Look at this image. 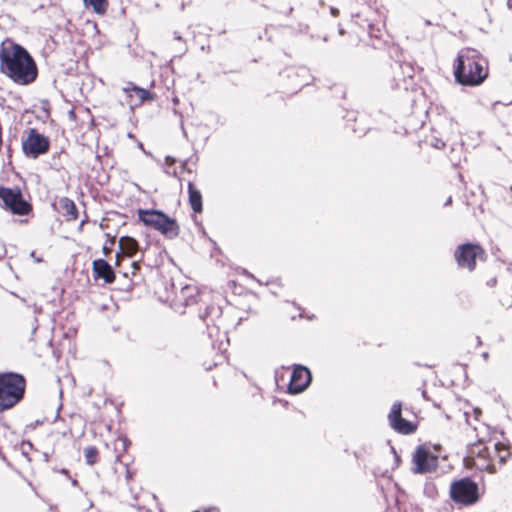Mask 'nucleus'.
<instances>
[{
    "label": "nucleus",
    "mask_w": 512,
    "mask_h": 512,
    "mask_svg": "<svg viewBox=\"0 0 512 512\" xmlns=\"http://www.w3.org/2000/svg\"><path fill=\"white\" fill-rule=\"evenodd\" d=\"M0 69L19 85H29L37 78V66L22 46L4 41L0 46Z\"/></svg>",
    "instance_id": "obj_1"
},
{
    "label": "nucleus",
    "mask_w": 512,
    "mask_h": 512,
    "mask_svg": "<svg viewBox=\"0 0 512 512\" xmlns=\"http://www.w3.org/2000/svg\"><path fill=\"white\" fill-rule=\"evenodd\" d=\"M457 62L454 75L457 82L462 85H479L488 76L487 61L474 49H462L458 54Z\"/></svg>",
    "instance_id": "obj_2"
},
{
    "label": "nucleus",
    "mask_w": 512,
    "mask_h": 512,
    "mask_svg": "<svg viewBox=\"0 0 512 512\" xmlns=\"http://www.w3.org/2000/svg\"><path fill=\"white\" fill-rule=\"evenodd\" d=\"M25 379L15 373L0 374V412L13 408L23 398Z\"/></svg>",
    "instance_id": "obj_3"
},
{
    "label": "nucleus",
    "mask_w": 512,
    "mask_h": 512,
    "mask_svg": "<svg viewBox=\"0 0 512 512\" xmlns=\"http://www.w3.org/2000/svg\"><path fill=\"white\" fill-rule=\"evenodd\" d=\"M139 219L146 225L160 231L167 237H176L179 226L174 219L157 210H138Z\"/></svg>",
    "instance_id": "obj_4"
},
{
    "label": "nucleus",
    "mask_w": 512,
    "mask_h": 512,
    "mask_svg": "<svg viewBox=\"0 0 512 512\" xmlns=\"http://www.w3.org/2000/svg\"><path fill=\"white\" fill-rule=\"evenodd\" d=\"M450 496L457 503L474 504L479 498L478 486L469 478H463L451 484Z\"/></svg>",
    "instance_id": "obj_5"
},
{
    "label": "nucleus",
    "mask_w": 512,
    "mask_h": 512,
    "mask_svg": "<svg viewBox=\"0 0 512 512\" xmlns=\"http://www.w3.org/2000/svg\"><path fill=\"white\" fill-rule=\"evenodd\" d=\"M484 250L476 244H463L455 251V258L458 265L472 271L477 260H484Z\"/></svg>",
    "instance_id": "obj_6"
},
{
    "label": "nucleus",
    "mask_w": 512,
    "mask_h": 512,
    "mask_svg": "<svg viewBox=\"0 0 512 512\" xmlns=\"http://www.w3.org/2000/svg\"><path fill=\"white\" fill-rule=\"evenodd\" d=\"M0 199L4 206L14 214L25 215L30 210V205L22 199L19 190L0 188Z\"/></svg>",
    "instance_id": "obj_7"
},
{
    "label": "nucleus",
    "mask_w": 512,
    "mask_h": 512,
    "mask_svg": "<svg viewBox=\"0 0 512 512\" xmlns=\"http://www.w3.org/2000/svg\"><path fill=\"white\" fill-rule=\"evenodd\" d=\"M412 462L414 464L413 472L416 474H424L436 469L438 458L428 449L421 446L413 454Z\"/></svg>",
    "instance_id": "obj_8"
},
{
    "label": "nucleus",
    "mask_w": 512,
    "mask_h": 512,
    "mask_svg": "<svg viewBox=\"0 0 512 512\" xmlns=\"http://www.w3.org/2000/svg\"><path fill=\"white\" fill-rule=\"evenodd\" d=\"M22 147L26 155L37 158L48 151L49 141L35 129H31L28 137L23 141Z\"/></svg>",
    "instance_id": "obj_9"
},
{
    "label": "nucleus",
    "mask_w": 512,
    "mask_h": 512,
    "mask_svg": "<svg viewBox=\"0 0 512 512\" xmlns=\"http://www.w3.org/2000/svg\"><path fill=\"white\" fill-rule=\"evenodd\" d=\"M388 419L391 427L397 432L409 434L415 430V427L411 422L402 418L400 402H395L392 405L390 413L388 415Z\"/></svg>",
    "instance_id": "obj_10"
},
{
    "label": "nucleus",
    "mask_w": 512,
    "mask_h": 512,
    "mask_svg": "<svg viewBox=\"0 0 512 512\" xmlns=\"http://www.w3.org/2000/svg\"><path fill=\"white\" fill-rule=\"evenodd\" d=\"M310 381V371L303 366H296L292 372L288 386L289 392L293 394L302 392L309 385Z\"/></svg>",
    "instance_id": "obj_11"
},
{
    "label": "nucleus",
    "mask_w": 512,
    "mask_h": 512,
    "mask_svg": "<svg viewBox=\"0 0 512 512\" xmlns=\"http://www.w3.org/2000/svg\"><path fill=\"white\" fill-rule=\"evenodd\" d=\"M92 271L96 279H103L110 284L115 281V274L111 265L104 259L94 260L92 263Z\"/></svg>",
    "instance_id": "obj_12"
},
{
    "label": "nucleus",
    "mask_w": 512,
    "mask_h": 512,
    "mask_svg": "<svg viewBox=\"0 0 512 512\" xmlns=\"http://www.w3.org/2000/svg\"><path fill=\"white\" fill-rule=\"evenodd\" d=\"M491 452L486 446H478L477 458L475 460V465L479 469L487 470L490 473L496 472V466L494 463L490 462Z\"/></svg>",
    "instance_id": "obj_13"
},
{
    "label": "nucleus",
    "mask_w": 512,
    "mask_h": 512,
    "mask_svg": "<svg viewBox=\"0 0 512 512\" xmlns=\"http://www.w3.org/2000/svg\"><path fill=\"white\" fill-rule=\"evenodd\" d=\"M59 205L62 214L68 221H74L78 217V211L75 203L67 197H63L59 200Z\"/></svg>",
    "instance_id": "obj_14"
},
{
    "label": "nucleus",
    "mask_w": 512,
    "mask_h": 512,
    "mask_svg": "<svg viewBox=\"0 0 512 512\" xmlns=\"http://www.w3.org/2000/svg\"><path fill=\"white\" fill-rule=\"evenodd\" d=\"M188 193L192 210L196 213H200L202 211V195L192 182L188 183Z\"/></svg>",
    "instance_id": "obj_15"
},
{
    "label": "nucleus",
    "mask_w": 512,
    "mask_h": 512,
    "mask_svg": "<svg viewBox=\"0 0 512 512\" xmlns=\"http://www.w3.org/2000/svg\"><path fill=\"white\" fill-rule=\"evenodd\" d=\"M509 456L510 452L506 445L502 443H495L493 446V455L491 454L490 462L495 464V461H498L500 465H503Z\"/></svg>",
    "instance_id": "obj_16"
},
{
    "label": "nucleus",
    "mask_w": 512,
    "mask_h": 512,
    "mask_svg": "<svg viewBox=\"0 0 512 512\" xmlns=\"http://www.w3.org/2000/svg\"><path fill=\"white\" fill-rule=\"evenodd\" d=\"M122 254L132 257L138 251V243L134 238L124 236L119 240Z\"/></svg>",
    "instance_id": "obj_17"
},
{
    "label": "nucleus",
    "mask_w": 512,
    "mask_h": 512,
    "mask_svg": "<svg viewBox=\"0 0 512 512\" xmlns=\"http://www.w3.org/2000/svg\"><path fill=\"white\" fill-rule=\"evenodd\" d=\"M123 90L129 97H132V93H135V95L138 97L139 104L143 103L146 100L153 99V97L147 90L134 86L132 84H128L126 87L123 88Z\"/></svg>",
    "instance_id": "obj_18"
},
{
    "label": "nucleus",
    "mask_w": 512,
    "mask_h": 512,
    "mask_svg": "<svg viewBox=\"0 0 512 512\" xmlns=\"http://www.w3.org/2000/svg\"><path fill=\"white\" fill-rule=\"evenodd\" d=\"M87 7H91L95 13L104 14L107 10V0H84Z\"/></svg>",
    "instance_id": "obj_19"
},
{
    "label": "nucleus",
    "mask_w": 512,
    "mask_h": 512,
    "mask_svg": "<svg viewBox=\"0 0 512 512\" xmlns=\"http://www.w3.org/2000/svg\"><path fill=\"white\" fill-rule=\"evenodd\" d=\"M84 457L88 465H93L98 460V450L93 446L87 447L84 449Z\"/></svg>",
    "instance_id": "obj_20"
},
{
    "label": "nucleus",
    "mask_w": 512,
    "mask_h": 512,
    "mask_svg": "<svg viewBox=\"0 0 512 512\" xmlns=\"http://www.w3.org/2000/svg\"><path fill=\"white\" fill-rule=\"evenodd\" d=\"M165 163H166L167 165H173V164L175 163V159H174V158H172L171 156H167V157L165 158Z\"/></svg>",
    "instance_id": "obj_21"
},
{
    "label": "nucleus",
    "mask_w": 512,
    "mask_h": 512,
    "mask_svg": "<svg viewBox=\"0 0 512 512\" xmlns=\"http://www.w3.org/2000/svg\"><path fill=\"white\" fill-rule=\"evenodd\" d=\"M110 251L111 250L108 247H106V246L103 247V253L105 256L109 255Z\"/></svg>",
    "instance_id": "obj_22"
},
{
    "label": "nucleus",
    "mask_w": 512,
    "mask_h": 512,
    "mask_svg": "<svg viewBox=\"0 0 512 512\" xmlns=\"http://www.w3.org/2000/svg\"><path fill=\"white\" fill-rule=\"evenodd\" d=\"M121 258H122L121 254H120V253H118V254L116 255V265H119V262H120Z\"/></svg>",
    "instance_id": "obj_23"
},
{
    "label": "nucleus",
    "mask_w": 512,
    "mask_h": 512,
    "mask_svg": "<svg viewBox=\"0 0 512 512\" xmlns=\"http://www.w3.org/2000/svg\"><path fill=\"white\" fill-rule=\"evenodd\" d=\"M495 283H496V279H495V278H493V279H491V280L488 282V285H489V286H494V285H495Z\"/></svg>",
    "instance_id": "obj_24"
},
{
    "label": "nucleus",
    "mask_w": 512,
    "mask_h": 512,
    "mask_svg": "<svg viewBox=\"0 0 512 512\" xmlns=\"http://www.w3.org/2000/svg\"><path fill=\"white\" fill-rule=\"evenodd\" d=\"M132 266L134 270L139 269V264L137 262H133Z\"/></svg>",
    "instance_id": "obj_25"
},
{
    "label": "nucleus",
    "mask_w": 512,
    "mask_h": 512,
    "mask_svg": "<svg viewBox=\"0 0 512 512\" xmlns=\"http://www.w3.org/2000/svg\"><path fill=\"white\" fill-rule=\"evenodd\" d=\"M331 12L333 15H336V13H337V11L335 9H332Z\"/></svg>",
    "instance_id": "obj_26"
},
{
    "label": "nucleus",
    "mask_w": 512,
    "mask_h": 512,
    "mask_svg": "<svg viewBox=\"0 0 512 512\" xmlns=\"http://www.w3.org/2000/svg\"><path fill=\"white\" fill-rule=\"evenodd\" d=\"M451 203V198H449L446 202V204H450Z\"/></svg>",
    "instance_id": "obj_27"
},
{
    "label": "nucleus",
    "mask_w": 512,
    "mask_h": 512,
    "mask_svg": "<svg viewBox=\"0 0 512 512\" xmlns=\"http://www.w3.org/2000/svg\"><path fill=\"white\" fill-rule=\"evenodd\" d=\"M177 40H182L181 36H176Z\"/></svg>",
    "instance_id": "obj_28"
}]
</instances>
